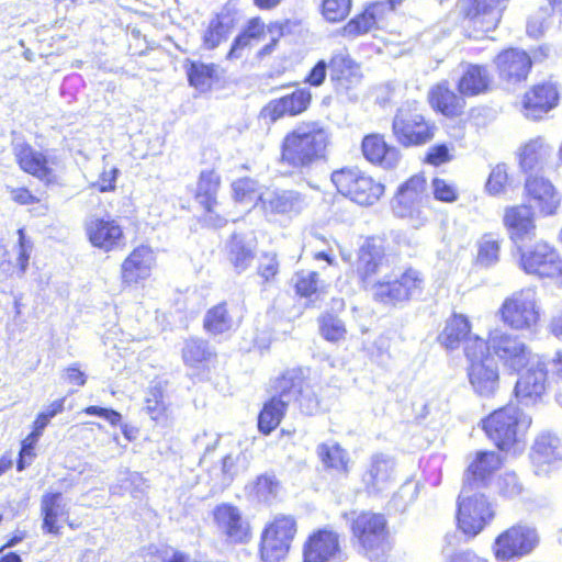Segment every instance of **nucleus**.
<instances>
[{
    "mask_svg": "<svg viewBox=\"0 0 562 562\" xmlns=\"http://www.w3.org/2000/svg\"><path fill=\"white\" fill-rule=\"evenodd\" d=\"M494 356L509 369L520 371L532 357L530 347L509 333L490 331L487 338L475 337L464 348L467 378L480 397H493L501 387V369Z\"/></svg>",
    "mask_w": 562,
    "mask_h": 562,
    "instance_id": "nucleus-1",
    "label": "nucleus"
},
{
    "mask_svg": "<svg viewBox=\"0 0 562 562\" xmlns=\"http://www.w3.org/2000/svg\"><path fill=\"white\" fill-rule=\"evenodd\" d=\"M404 0H371L362 4L360 10L347 20L353 9V0H319L318 13L329 25L344 23L338 34L348 41L364 36L380 30L392 13Z\"/></svg>",
    "mask_w": 562,
    "mask_h": 562,
    "instance_id": "nucleus-2",
    "label": "nucleus"
},
{
    "mask_svg": "<svg viewBox=\"0 0 562 562\" xmlns=\"http://www.w3.org/2000/svg\"><path fill=\"white\" fill-rule=\"evenodd\" d=\"M331 143V134L322 122L302 121L283 136L280 162L296 171L308 170L327 160Z\"/></svg>",
    "mask_w": 562,
    "mask_h": 562,
    "instance_id": "nucleus-3",
    "label": "nucleus"
},
{
    "mask_svg": "<svg viewBox=\"0 0 562 562\" xmlns=\"http://www.w3.org/2000/svg\"><path fill=\"white\" fill-rule=\"evenodd\" d=\"M349 530L358 552L368 561H391L393 542L385 514L368 509L356 512L350 519Z\"/></svg>",
    "mask_w": 562,
    "mask_h": 562,
    "instance_id": "nucleus-4",
    "label": "nucleus"
},
{
    "mask_svg": "<svg viewBox=\"0 0 562 562\" xmlns=\"http://www.w3.org/2000/svg\"><path fill=\"white\" fill-rule=\"evenodd\" d=\"M306 385L302 369L294 368L283 371L273 381L274 394L268 398L258 414V431L268 436L274 431L284 418L291 402L297 401Z\"/></svg>",
    "mask_w": 562,
    "mask_h": 562,
    "instance_id": "nucleus-5",
    "label": "nucleus"
},
{
    "mask_svg": "<svg viewBox=\"0 0 562 562\" xmlns=\"http://www.w3.org/2000/svg\"><path fill=\"white\" fill-rule=\"evenodd\" d=\"M531 423L520 407L507 403L482 418L481 428L499 451L508 452L524 441Z\"/></svg>",
    "mask_w": 562,
    "mask_h": 562,
    "instance_id": "nucleus-6",
    "label": "nucleus"
},
{
    "mask_svg": "<svg viewBox=\"0 0 562 562\" xmlns=\"http://www.w3.org/2000/svg\"><path fill=\"white\" fill-rule=\"evenodd\" d=\"M330 181L338 194L362 207L374 205L385 193V186L358 166L334 170Z\"/></svg>",
    "mask_w": 562,
    "mask_h": 562,
    "instance_id": "nucleus-7",
    "label": "nucleus"
},
{
    "mask_svg": "<svg viewBox=\"0 0 562 562\" xmlns=\"http://www.w3.org/2000/svg\"><path fill=\"white\" fill-rule=\"evenodd\" d=\"M428 200L426 176L417 172L397 187L391 200V212L412 227L420 228L429 221L425 205Z\"/></svg>",
    "mask_w": 562,
    "mask_h": 562,
    "instance_id": "nucleus-8",
    "label": "nucleus"
},
{
    "mask_svg": "<svg viewBox=\"0 0 562 562\" xmlns=\"http://www.w3.org/2000/svg\"><path fill=\"white\" fill-rule=\"evenodd\" d=\"M490 493L461 487L456 501V526L467 538L480 535L495 518Z\"/></svg>",
    "mask_w": 562,
    "mask_h": 562,
    "instance_id": "nucleus-9",
    "label": "nucleus"
},
{
    "mask_svg": "<svg viewBox=\"0 0 562 562\" xmlns=\"http://www.w3.org/2000/svg\"><path fill=\"white\" fill-rule=\"evenodd\" d=\"M501 323L515 333H536L541 322V307L535 290L524 288L507 295L497 310Z\"/></svg>",
    "mask_w": 562,
    "mask_h": 562,
    "instance_id": "nucleus-10",
    "label": "nucleus"
},
{
    "mask_svg": "<svg viewBox=\"0 0 562 562\" xmlns=\"http://www.w3.org/2000/svg\"><path fill=\"white\" fill-rule=\"evenodd\" d=\"M437 132L436 122L416 103L400 108L392 122L393 136L403 148H417L430 144Z\"/></svg>",
    "mask_w": 562,
    "mask_h": 562,
    "instance_id": "nucleus-11",
    "label": "nucleus"
},
{
    "mask_svg": "<svg viewBox=\"0 0 562 562\" xmlns=\"http://www.w3.org/2000/svg\"><path fill=\"white\" fill-rule=\"evenodd\" d=\"M297 535V521L293 515L278 514L263 527L259 541V555L262 562L283 560Z\"/></svg>",
    "mask_w": 562,
    "mask_h": 562,
    "instance_id": "nucleus-12",
    "label": "nucleus"
},
{
    "mask_svg": "<svg viewBox=\"0 0 562 562\" xmlns=\"http://www.w3.org/2000/svg\"><path fill=\"white\" fill-rule=\"evenodd\" d=\"M424 286L423 273L408 267L394 279L376 281L372 286V297L376 303L396 306L420 295Z\"/></svg>",
    "mask_w": 562,
    "mask_h": 562,
    "instance_id": "nucleus-13",
    "label": "nucleus"
},
{
    "mask_svg": "<svg viewBox=\"0 0 562 562\" xmlns=\"http://www.w3.org/2000/svg\"><path fill=\"white\" fill-rule=\"evenodd\" d=\"M282 88H293L292 91L271 99L260 110L259 117L269 123H276L284 117H297L310 111L314 95L308 87L291 81Z\"/></svg>",
    "mask_w": 562,
    "mask_h": 562,
    "instance_id": "nucleus-14",
    "label": "nucleus"
},
{
    "mask_svg": "<svg viewBox=\"0 0 562 562\" xmlns=\"http://www.w3.org/2000/svg\"><path fill=\"white\" fill-rule=\"evenodd\" d=\"M391 243L385 234L364 237L357 250L355 273L362 286L372 283L387 260Z\"/></svg>",
    "mask_w": 562,
    "mask_h": 562,
    "instance_id": "nucleus-15",
    "label": "nucleus"
},
{
    "mask_svg": "<svg viewBox=\"0 0 562 562\" xmlns=\"http://www.w3.org/2000/svg\"><path fill=\"white\" fill-rule=\"evenodd\" d=\"M518 266L527 274L540 279L554 278L560 271L561 256L553 245L537 240L531 246H516Z\"/></svg>",
    "mask_w": 562,
    "mask_h": 562,
    "instance_id": "nucleus-16",
    "label": "nucleus"
},
{
    "mask_svg": "<svg viewBox=\"0 0 562 562\" xmlns=\"http://www.w3.org/2000/svg\"><path fill=\"white\" fill-rule=\"evenodd\" d=\"M539 542L533 528L514 525L502 531L494 540L492 551L498 562H510L528 555Z\"/></svg>",
    "mask_w": 562,
    "mask_h": 562,
    "instance_id": "nucleus-17",
    "label": "nucleus"
},
{
    "mask_svg": "<svg viewBox=\"0 0 562 562\" xmlns=\"http://www.w3.org/2000/svg\"><path fill=\"white\" fill-rule=\"evenodd\" d=\"M13 156L22 172L37 179L46 187L57 183L55 171L57 159L47 150H38L31 143L22 142L13 147Z\"/></svg>",
    "mask_w": 562,
    "mask_h": 562,
    "instance_id": "nucleus-18",
    "label": "nucleus"
},
{
    "mask_svg": "<svg viewBox=\"0 0 562 562\" xmlns=\"http://www.w3.org/2000/svg\"><path fill=\"white\" fill-rule=\"evenodd\" d=\"M507 0H459L460 18L468 29L488 33L499 25Z\"/></svg>",
    "mask_w": 562,
    "mask_h": 562,
    "instance_id": "nucleus-19",
    "label": "nucleus"
},
{
    "mask_svg": "<svg viewBox=\"0 0 562 562\" xmlns=\"http://www.w3.org/2000/svg\"><path fill=\"white\" fill-rule=\"evenodd\" d=\"M492 63L499 81L513 87L526 82L533 67L530 54L513 46L501 49Z\"/></svg>",
    "mask_w": 562,
    "mask_h": 562,
    "instance_id": "nucleus-20",
    "label": "nucleus"
},
{
    "mask_svg": "<svg viewBox=\"0 0 562 562\" xmlns=\"http://www.w3.org/2000/svg\"><path fill=\"white\" fill-rule=\"evenodd\" d=\"M86 238L92 248L109 254L126 246L123 226L111 216H92L85 222Z\"/></svg>",
    "mask_w": 562,
    "mask_h": 562,
    "instance_id": "nucleus-21",
    "label": "nucleus"
},
{
    "mask_svg": "<svg viewBox=\"0 0 562 562\" xmlns=\"http://www.w3.org/2000/svg\"><path fill=\"white\" fill-rule=\"evenodd\" d=\"M329 79L337 94L348 99L356 98V91L360 87L363 74L361 66L348 52L331 54L328 60Z\"/></svg>",
    "mask_w": 562,
    "mask_h": 562,
    "instance_id": "nucleus-22",
    "label": "nucleus"
},
{
    "mask_svg": "<svg viewBox=\"0 0 562 562\" xmlns=\"http://www.w3.org/2000/svg\"><path fill=\"white\" fill-rule=\"evenodd\" d=\"M503 463L502 456L496 451H476L464 470L461 487L488 493L494 476L501 470Z\"/></svg>",
    "mask_w": 562,
    "mask_h": 562,
    "instance_id": "nucleus-23",
    "label": "nucleus"
},
{
    "mask_svg": "<svg viewBox=\"0 0 562 562\" xmlns=\"http://www.w3.org/2000/svg\"><path fill=\"white\" fill-rule=\"evenodd\" d=\"M212 519L218 532L228 543H247L252 536L251 526L238 506L224 502L212 509Z\"/></svg>",
    "mask_w": 562,
    "mask_h": 562,
    "instance_id": "nucleus-24",
    "label": "nucleus"
},
{
    "mask_svg": "<svg viewBox=\"0 0 562 562\" xmlns=\"http://www.w3.org/2000/svg\"><path fill=\"white\" fill-rule=\"evenodd\" d=\"M524 198L528 206L540 216H552L561 204V194L554 184L543 175L525 178Z\"/></svg>",
    "mask_w": 562,
    "mask_h": 562,
    "instance_id": "nucleus-25",
    "label": "nucleus"
},
{
    "mask_svg": "<svg viewBox=\"0 0 562 562\" xmlns=\"http://www.w3.org/2000/svg\"><path fill=\"white\" fill-rule=\"evenodd\" d=\"M560 91L558 85L543 80L531 85L521 95L520 110L527 120L540 121L558 106Z\"/></svg>",
    "mask_w": 562,
    "mask_h": 562,
    "instance_id": "nucleus-26",
    "label": "nucleus"
},
{
    "mask_svg": "<svg viewBox=\"0 0 562 562\" xmlns=\"http://www.w3.org/2000/svg\"><path fill=\"white\" fill-rule=\"evenodd\" d=\"M549 390V361L538 355L535 362L518 378L514 394L519 401L536 404L541 402Z\"/></svg>",
    "mask_w": 562,
    "mask_h": 562,
    "instance_id": "nucleus-27",
    "label": "nucleus"
},
{
    "mask_svg": "<svg viewBox=\"0 0 562 562\" xmlns=\"http://www.w3.org/2000/svg\"><path fill=\"white\" fill-rule=\"evenodd\" d=\"M269 32L268 23L260 15L249 18L233 38L225 55L228 61L246 64L256 45L263 42Z\"/></svg>",
    "mask_w": 562,
    "mask_h": 562,
    "instance_id": "nucleus-28",
    "label": "nucleus"
},
{
    "mask_svg": "<svg viewBox=\"0 0 562 562\" xmlns=\"http://www.w3.org/2000/svg\"><path fill=\"white\" fill-rule=\"evenodd\" d=\"M40 513L42 518L41 528L45 535L60 537L63 524L70 529H78L81 524L69 519V512L63 504V493L46 492L41 497Z\"/></svg>",
    "mask_w": 562,
    "mask_h": 562,
    "instance_id": "nucleus-29",
    "label": "nucleus"
},
{
    "mask_svg": "<svg viewBox=\"0 0 562 562\" xmlns=\"http://www.w3.org/2000/svg\"><path fill=\"white\" fill-rule=\"evenodd\" d=\"M155 265L156 254L149 245L140 244L134 247L121 263L120 279L122 284L131 288L145 281L150 277Z\"/></svg>",
    "mask_w": 562,
    "mask_h": 562,
    "instance_id": "nucleus-30",
    "label": "nucleus"
},
{
    "mask_svg": "<svg viewBox=\"0 0 562 562\" xmlns=\"http://www.w3.org/2000/svg\"><path fill=\"white\" fill-rule=\"evenodd\" d=\"M465 97L451 88L448 80L432 85L427 92V102L431 110L448 120H461L465 113Z\"/></svg>",
    "mask_w": 562,
    "mask_h": 562,
    "instance_id": "nucleus-31",
    "label": "nucleus"
},
{
    "mask_svg": "<svg viewBox=\"0 0 562 562\" xmlns=\"http://www.w3.org/2000/svg\"><path fill=\"white\" fill-rule=\"evenodd\" d=\"M553 157L552 147L544 137L536 136L524 142L516 151L519 170L526 176L542 175Z\"/></svg>",
    "mask_w": 562,
    "mask_h": 562,
    "instance_id": "nucleus-32",
    "label": "nucleus"
},
{
    "mask_svg": "<svg viewBox=\"0 0 562 562\" xmlns=\"http://www.w3.org/2000/svg\"><path fill=\"white\" fill-rule=\"evenodd\" d=\"M339 552V533L327 527L313 530L302 547L303 562H329Z\"/></svg>",
    "mask_w": 562,
    "mask_h": 562,
    "instance_id": "nucleus-33",
    "label": "nucleus"
},
{
    "mask_svg": "<svg viewBox=\"0 0 562 562\" xmlns=\"http://www.w3.org/2000/svg\"><path fill=\"white\" fill-rule=\"evenodd\" d=\"M503 225L509 240L518 246L525 239L535 236L536 212L527 204H514L506 206L503 212Z\"/></svg>",
    "mask_w": 562,
    "mask_h": 562,
    "instance_id": "nucleus-34",
    "label": "nucleus"
},
{
    "mask_svg": "<svg viewBox=\"0 0 562 562\" xmlns=\"http://www.w3.org/2000/svg\"><path fill=\"white\" fill-rule=\"evenodd\" d=\"M221 187L222 177L216 169H203L199 172L193 199L205 215L216 213L220 206L218 192Z\"/></svg>",
    "mask_w": 562,
    "mask_h": 562,
    "instance_id": "nucleus-35",
    "label": "nucleus"
},
{
    "mask_svg": "<svg viewBox=\"0 0 562 562\" xmlns=\"http://www.w3.org/2000/svg\"><path fill=\"white\" fill-rule=\"evenodd\" d=\"M361 153L373 166L393 168L400 160V150L386 140L385 135L370 133L361 140Z\"/></svg>",
    "mask_w": 562,
    "mask_h": 562,
    "instance_id": "nucleus-36",
    "label": "nucleus"
},
{
    "mask_svg": "<svg viewBox=\"0 0 562 562\" xmlns=\"http://www.w3.org/2000/svg\"><path fill=\"white\" fill-rule=\"evenodd\" d=\"M457 89L465 98L492 92L494 79L488 67L483 64H469L457 80Z\"/></svg>",
    "mask_w": 562,
    "mask_h": 562,
    "instance_id": "nucleus-37",
    "label": "nucleus"
},
{
    "mask_svg": "<svg viewBox=\"0 0 562 562\" xmlns=\"http://www.w3.org/2000/svg\"><path fill=\"white\" fill-rule=\"evenodd\" d=\"M479 335L472 334V323L467 315L452 313L446 321L445 327L438 335V342L452 351L463 345V349Z\"/></svg>",
    "mask_w": 562,
    "mask_h": 562,
    "instance_id": "nucleus-38",
    "label": "nucleus"
},
{
    "mask_svg": "<svg viewBox=\"0 0 562 562\" xmlns=\"http://www.w3.org/2000/svg\"><path fill=\"white\" fill-rule=\"evenodd\" d=\"M305 195L295 190L274 191L269 198L261 201V210L267 216H291L297 214L305 206Z\"/></svg>",
    "mask_w": 562,
    "mask_h": 562,
    "instance_id": "nucleus-39",
    "label": "nucleus"
},
{
    "mask_svg": "<svg viewBox=\"0 0 562 562\" xmlns=\"http://www.w3.org/2000/svg\"><path fill=\"white\" fill-rule=\"evenodd\" d=\"M181 358L188 368L200 374L210 370L211 363L216 359V352L205 339L190 337L184 340Z\"/></svg>",
    "mask_w": 562,
    "mask_h": 562,
    "instance_id": "nucleus-40",
    "label": "nucleus"
},
{
    "mask_svg": "<svg viewBox=\"0 0 562 562\" xmlns=\"http://www.w3.org/2000/svg\"><path fill=\"white\" fill-rule=\"evenodd\" d=\"M269 32H276L277 36L272 37L267 44L262 45L255 54L258 60L270 56L278 47L281 37L295 36L303 31V20L299 18H285L282 20H273L268 23Z\"/></svg>",
    "mask_w": 562,
    "mask_h": 562,
    "instance_id": "nucleus-41",
    "label": "nucleus"
},
{
    "mask_svg": "<svg viewBox=\"0 0 562 562\" xmlns=\"http://www.w3.org/2000/svg\"><path fill=\"white\" fill-rule=\"evenodd\" d=\"M184 69L188 83L200 91L211 90L213 83L220 79L218 66L214 63L187 59Z\"/></svg>",
    "mask_w": 562,
    "mask_h": 562,
    "instance_id": "nucleus-42",
    "label": "nucleus"
},
{
    "mask_svg": "<svg viewBox=\"0 0 562 562\" xmlns=\"http://www.w3.org/2000/svg\"><path fill=\"white\" fill-rule=\"evenodd\" d=\"M203 329L210 336L224 335L234 329L235 322L227 301L211 306L204 314Z\"/></svg>",
    "mask_w": 562,
    "mask_h": 562,
    "instance_id": "nucleus-43",
    "label": "nucleus"
},
{
    "mask_svg": "<svg viewBox=\"0 0 562 562\" xmlns=\"http://www.w3.org/2000/svg\"><path fill=\"white\" fill-rule=\"evenodd\" d=\"M234 20L229 13L217 12L209 21L202 34V47L205 50H213L225 42L234 29Z\"/></svg>",
    "mask_w": 562,
    "mask_h": 562,
    "instance_id": "nucleus-44",
    "label": "nucleus"
},
{
    "mask_svg": "<svg viewBox=\"0 0 562 562\" xmlns=\"http://www.w3.org/2000/svg\"><path fill=\"white\" fill-rule=\"evenodd\" d=\"M167 382H156L151 384L146 392L144 400V411L155 423H166L168 420Z\"/></svg>",
    "mask_w": 562,
    "mask_h": 562,
    "instance_id": "nucleus-45",
    "label": "nucleus"
},
{
    "mask_svg": "<svg viewBox=\"0 0 562 562\" xmlns=\"http://www.w3.org/2000/svg\"><path fill=\"white\" fill-rule=\"evenodd\" d=\"M393 464L390 459L375 456L362 475V483L368 492L380 491L392 479Z\"/></svg>",
    "mask_w": 562,
    "mask_h": 562,
    "instance_id": "nucleus-46",
    "label": "nucleus"
},
{
    "mask_svg": "<svg viewBox=\"0 0 562 562\" xmlns=\"http://www.w3.org/2000/svg\"><path fill=\"white\" fill-rule=\"evenodd\" d=\"M317 456L326 470L347 475L350 467V457L338 442L333 445L321 443Z\"/></svg>",
    "mask_w": 562,
    "mask_h": 562,
    "instance_id": "nucleus-47",
    "label": "nucleus"
},
{
    "mask_svg": "<svg viewBox=\"0 0 562 562\" xmlns=\"http://www.w3.org/2000/svg\"><path fill=\"white\" fill-rule=\"evenodd\" d=\"M16 260L14 263L11 262L10 260L3 261L1 266L3 267V270L7 271L9 274L22 277L26 272L30 265L31 254L33 250V241L31 240V238L26 236L25 229L23 227L19 228L16 231Z\"/></svg>",
    "mask_w": 562,
    "mask_h": 562,
    "instance_id": "nucleus-48",
    "label": "nucleus"
},
{
    "mask_svg": "<svg viewBox=\"0 0 562 562\" xmlns=\"http://www.w3.org/2000/svg\"><path fill=\"white\" fill-rule=\"evenodd\" d=\"M321 337L330 344H339L347 337L348 329L345 322L333 312H324L317 317Z\"/></svg>",
    "mask_w": 562,
    "mask_h": 562,
    "instance_id": "nucleus-49",
    "label": "nucleus"
},
{
    "mask_svg": "<svg viewBox=\"0 0 562 562\" xmlns=\"http://www.w3.org/2000/svg\"><path fill=\"white\" fill-rule=\"evenodd\" d=\"M232 196L238 204H252L261 209L265 201L258 182L249 177L238 178L232 183Z\"/></svg>",
    "mask_w": 562,
    "mask_h": 562,
    "instance_id": "nucleus-50",
    "label": "nucleus"
},
{
    "mask_svg": "<svg viewBox=\"0 0 562 562\" xmlns=\"http://www.w3.org/2000/svg\"><path fill=\"white\" fill-rule=\"evenodd\" d=\"M293 289L300 299L310 300L324 290V282L317 271H297L294 276Z\"/></svg>",
    "mask_w": 562,
    "mask_h": 562,
    "instance_id": "nucleus-51",
    "label": "nucleus"
},
{
    "mask_svg": "<svg viewBox=\"0 0 562 562\" xmlns=\"http://www.w3.org/2000/svg\"><path fill=\"white\" fill-rule=\"evenodd\" d=\"M510 186L509 168L506 164L499 162L492 167L485 182V191L492 196L504 194Z\"/></svg>",
    "mask_w": 562,
    "mask_h": 562,
    "instance_id": "nucleus-52",
    "label": "nucleus"
},
{
    "mask_svg": "<svg viewBox=\"0 0 562 562\" xmlns=\"http://www.w3.org/2000/svg\"><path fill=\"white\" fill-rule=\"evenodd\" d=\"M228 256L235 270L241 272L250 266L254 251L245 243L233 237L228 246Z\"/></svg>",
    "mask_w": 562,
    "mask_h": 562,
    "instance_id": "nucleus-53",
    "label": "nucleus"
},
{
    "mask_svg": "<svg viewBox=\"0 0 562 562\" xmlns=\"http://www.w3.org/2000/svg\"><path fill=\"white\" fill-rule=\"evenodd\" d=\"M256 272L265 286L276 282L280 272V261L273 252H265L261 255Z\"/></svg>",
    "mask_w": 562,
    "mask_h": 562,
    "instance_id": "nucleus-54",
    "label": "nucleus"
},
{
    "mask_svg": "<svg viewBox=\"0 0 562 562\" xmlns=\"http://www.w3.org/2000/svg\"><path fill=\"white\" fill-rule=\"evenodd\" d=\"M431 191L435 200L448 204L457 202L460 196L458 186L440 177L431 179Z\"/></svg>",
    "mask_w": 562,
    "mask_h": 562,
    "instance_id": "nucleus-55",
    "label": "nucleus"
},
{
    "mask_svg": "<svg viewBox=\"0 0 562 562\" xmlns=\"http://www.w3.org/2000/svg\"><path fill=\"white\" fill-rule=\"evenodd\" d=\"M40 436L29 432L21 441V447L15 462L16 471H24L36 458V447L40 441Z\"/></svg>",
    "mask_w": 562,
    "mask_h": 562,
    "instance_id": "nucleus-56",
    "label": "nucleus"
},
{
    "mask_svg": "<svg viewBox=\"0 0 562 562\" xmlns=\"http://www.w3.org/2000/svg\"><path fill=\"white\" fill-rule=\"evenodd\" d=\"M501 245L490 234H485L477 245L476 261L482 266H490L497 261Z\"/></svg>",
    "mask_w": 562,
    "mask_h": 562,
    "instance_id": "nucleus-57",
    "label": "nucleus"
},
{
    "mask_svg": "<svg viewBox=\"0 0 562 562\" xmlns=\"http://www.w3.org/2000/svg\"><path fill=\"white\" fill-rule=\"evenodd\" d=\"M452 149V146L446 143L435 144L427 149L422 162L438 168L453 159Z\"/></svg>",
    "mask_w": 562,
    "mask_h": 562,
    "instance_id": "nucleus-58",
    "label": "nucleus"
},
{
    "mask_svg": "<svg viewBox=\"0 0 562 562\" xmlns=\"http://www.w3.org/2000/svg\"><path fill=\"white\" fill-rule=\"evenodd\" d=\"M497 490L503 497L514 498L524 492V484L514 471L502 474L497 480Z\"/></svg>",
    "mask_w": 562,
    "mask_h": 562,
    "instance_id": "nucleus-59",
    "label": "nucleus"
},
{
    "mask_svg": "<svg viewBox=\"0 0 562 562\" xmlns=\"http://www.w3.org/2000/svg\"><path fill=\"white\" fill-rule=\"evenodd\" d=\"M280 488V482L273 474H260L254 481V491L257 496L265 499L276 497Z\"/></svg>",
    "mask_w": 562,
    "mask_h": 562,
    "instance_id": "nucleus-60",
    "label": "nucleus"
},
{
    "mask_svg": "<svg viewBox=\"0 0 562 562\" xmlns=\"http://www.w3.org/2000/svg\"><path fill=\"white\" fill-rule=\"evenodd\" d=\"M120 170L116 167L103 168L95 181L90 183V188L99 193H109L116 190V181Z\"/></svg>",
    "mask_w": 562,
    "mask_h": 562,
    "instance_id": "nucleus-61",
    "label": "nucleus"
},
{
    "mask_svg": "<svg viewBox=\"0 0 562 562\" xmlns=\"http://www.w3.org/2000/svg\"><path fill=\"white\" fill-rule=\"evenodd\" d=\"M10 199L13 203L21 206L35 205L41 203L37 196L29 187L20 186L9 188Z\"/></svg>",
    "mask_w": 562,
    "mask_h": 562,
    "instance_id": "nucleus-62",
    "label": "nucleus"
},
{
    "mask_svg": "<svg viewBox=\"0 0 562 562\" xmlns=\"http://www.w3.org/2000/svg\"><path fill=\"white\" fill-rule=\"evenodd\" d=\"M328 69V61L319 59L305 75L303 82L310 87H321L325 80Z\"/></svg>",
    "mask_w": 562,
    "mask_h": 562,
    "instance_id": "nucleus-63",
    "label": "nucleus"
},
{
    "mask_svg": "<svg viewBox=\"0 0 562 562\" xmlns=\"http://www.w3.org/2000/svg\"><path fill=\"white\" fill-rule=\"evenodd\" d=\"M82 413L88 416H99L104 418L110 423L112 426H117L121 420L122 416L119 412L112 409V408H105V407H99L95 405L87 406L82 409Z\"/></svg>",
    "mask_w": 562,
    "mask_h": 562,
    "instance_id": "nucleus-64",
    "label": "nucleus"
}]
</instances>
